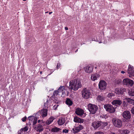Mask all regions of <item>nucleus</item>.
Here are the masks:
<instances>
[{"mask_svg": "<svg viewBox=\"0 0 134 134\" xmlns=\"http://www.w3.org/2000/svg\"><path fill=\"white\" fill-rule=\"evenodd\" d=\"M82 86L80 80L79 79H75L70 81L69 88L74 91H76Z\"/></svg>", "mask_w": 134, "mask_h": 134, "instance_id": "f257e3e1", "label": "nucleus"}, {"mask_svg": "<svg viewBox=\"0 0 134 134\" xmlns=\"http://www.w3.org/2000/svg\"><path fill=\"white\" fill-rule=\"evenodd\" d=\"M112 121L113 125L115 127L120 128L122 126V121L120 119L114 118L112 119Z\"/></svg>", "mask_w": 134, "mask_h": 134, "instance_id": "f03ea898", "label": "nucleus"}, {"mask_svg": "<svg viewBox=\"0 0 134 134\" xmlns=\"http://www.w3.org/2000/svg\"><path fill=\"white\" fill-rule=\"evenodd\" d=\"M88 107L90 113L92 114H95L98 109V107L96 105L91 103L88 104Z\"/></svg>", "mask_w": 134, "mask_h": 134, "instance_id": "7ed1b4c3", "label": "nucleus"}, {"mask_svg": "<svg viewBox=\"0 0 134 134\" xmlns=\"http://www.w3.org/2000/svg\"><path fill=\"white\" fill-rule=\"evenodd\" d=\"M83 127L79 124L76 125L71 130V132L74 133H78L83 129Z\"/></svg>", "mask_w": 134, "mask_h": 134, "instance_id": "20e7f679", "label": "nucleus"}, {"mask_svg": "<svg viewBox=\"0 0 134 134\" xmlns=\"http://www.w3.org/2000/svg\"><path fill=\"white\" fill-rule=\"evenodd\" d=\"M104 107L107 111L110 113H114L115 111V108L110 104H105L104 105Z\"/></svg>", "mask_w": 134, "mask_h": 134, "instance_id": "39448f33", "label": "nucleus"}, {"mask_svg": "<svg viewBox=\"0 0 134 134\" xmlns=\"http://www.w3.org/2000/svg\"><path fill=\"white\" fill-rule=\"evenodd\" d=\"M91 95L90 91L87 89L84 88L82 91V97L85 99L88 98Z\"/></svg>", "mask_w": 134, "mask_h": 134, "instance_id": "423d86ee", "label": "nucleus"}, {"mask_svg": "<svg viewBox=\"0 0 134 134\" xmlns=\"http://www.w3.org/2000/svg\"><path fill=\"white\" fill-rule=\"evenodd\" d=\"M122 83L124 85L129 86H132L133 84V81L129 79H124L122 81Z\"/></svg>", "mask_w": 134, "mask_h": 134, "instance_id": "0eeeda50", "label": "nucleus"}, {"mask_svg": "<svg viewBox=\"0 0 134 134\" xmlns=\"http://www.w3.org/2000/svg\"><path fill=\"white\" fill-rule=\"evenodd\" d=\"M107 85L106 82L104 81L101 80L99 84V88L101 90H105L106 88Z\"/></svg>", "mask_w": 134, "mask_h": 134, "instance_id": "6e6552de", "label": "nucleus"}, {"mask_svg": "<svg viewBox=\"0 0 134 134\" xmlns=\"http://www.w3.org/2000/svg\"><path fill=\"white\" fill-rule=\"evenodd\" d=\"M104 124V122L97 121L93 122L92 124V126L95 129H96L99 127L102 124Z\"/></svg>", "mask_w": 134, "mask_h": 134, "instance_id": "1a4fd4ad", "label": "nucleus"}, {"mask_svg": "<svg viewBox=\"0 0 134 134\" xmlns=\"http://www.w3.org/2000/svg\"><path fill=\"white\" fill-rule=\"evenodd\" d=\"M122 116L124 118L127 119H130L131 118L130 112L126 110L124 111L122 114Z\"/></svg>", "mask_w": 134, "mask_h": 134, "instance_id": "9d476101", "label": "nucleus"}, {"mask_svg": "<svg viewBox=\"0 0 134 134\" xmlns=\"http://www.w3.org/2000/svg\"><path fill=\"white\" fill-rule=\"evenodd\" d=\"M93 67L91 65H89L84 68L85 71L87 73H91L92 72L93 69Z\"/></svg>", "mask_w": 134, "mask_h": 134, "instance_id": "9b49d317", "label": "nucleus"}, {"mask_svg": "<svg viewBox=\"0 0 134 134\" xmlns=\"http://www.w3.org/2000/svg\"><path fill=\"white\" fill-rule=\"evenodd\" d=\"M47 110L46 109H43L41 111H38L37 114H41V116L44 117L46 116L47 115Z\"/></svg>", "mask_w": 134, "mask_h": 134, "instance_id": "f8f14e48", "label": "nucleus"}, {"mask_svg": "<svg viewBox=\"0 0 134 134\" xmlns=\"http://www.w3.org/2000/svg\"><path fill=\"white\" fill-rule=\"evenodd\" d=\"M28 118L30 121H30L32 122L33 125L36 124L37 120V119L36 117H35L32 116H30Z\"/></svg>", "mask_w": 134, "mask_h": 134, "instance_id": "ddd939ff", "label": "nucleus"}, {"mask_svg": "<svg viewBox=\"0 0 134 134\" xmlns=\"http://www.w3.org/2000/svg\"><path fill=\"white\" fill-rule=\"evenodd\" d=\"M125 88H116L115 90V93L117 94H122L125 92Z\"/></svg>", "mask_w": 134, "mask_h": 134, "instance_id": "4468645a", "label": "nucleus"}, {"mask_svg": "<svg viewBox=\"0 0 134 134\" xmlns=\"http://www.w3.org/2000/svg\"><path fill=\"white\" fill-rule=\"evenodd\" d=\"M75 112L77 115L80 116L83 114L84 113V111L82 109L78 108L76 109Z\"/></svg>", "mask_w": 134, "mask_h": 134, "instance_id": "2eb2a0df", "label": "nucleus"}, {"mask_svg": "<svg viewBox=\"0 0 134 134\" xmlns=\"http://www.w3.org/2000/svg\"><path fill=\"white\" fill-rule=\"evenodd\" d=\"M113 105H120L122 103L121 100L119 99H116L113 100L111 102Z\"/></svg>", "mask_w": 134, "mask_h": 134, "instance_id": "dca6fc26", "label": "nucleus"}, {"mask_svg": "<svg viewBox=\"0 0 134 134\" xmlns=\"http://www.w3.org/2000/svg\"><path fill=\"white\" fill-rule=\"evenodd\" d=\"M35 128L37 131L39 132L43 131V126L40 124L38 125Z\"/></svg>", "mask_w": 134, "mask_h": 134, "instance_id": "f3484780", "label": "nucleus"}, {"mask_svg": "<svg viewBox=\"0 0 134 134\" xmlns=\"http://www.w3.org/2000/svg\"><path fill=\"white\" fill-rule=\"evenodd\" d=\"M74 121L76 122L83 123V120L82 118H79L77 117H75L74 118Z\"/></svg>", "mask_w": 134, "mask_h": 134, "instance_id": "a211bd4d", "label": "nucleus"}, {"mask_svg": "<svg viewBox=\"0 0 134 134\" xmlns=\"http://www.w3.org/2000/svg\"><path fill=\"white\" fill-rule=\"evenodd\" d=\"M65 119L63 118H60L58 121V124L59 125H63L65 123Z\"/></svg>", "mask_w": 134, "mask_h": 134, "instance_id": "6ab92c4d", "label": "nucleus"}, {"mask_svg": "<svg viewBox=\"0 0 134 134\" xmlns=\"http://www.w3.org/2000/svg\"><path fill=\"white\" fill-rule=\"evenodd\" d=\"M128 94L130 96H134V89L131 88L128 91Z\"/></svg>", "mask_w": 134, "mask_h": 134, "instance_id": "aec40b11", "label": "nucleus"}, {"mask_svg": "<svg viewBox=\"0 0 134 134\" xmlns=\"http://www.w3.org/2000/svg\"><path fill=\"white\" fill-rule=\"evenodd\" d=\"M99 77L97 74H92L91 75V79L92 80L94 81L97 79V78Z\"/></svg>", "mask_w": 134, "mask_h": 134, "instance_id": "412c9836", "label": "nucleus"}, {"mask_svg": "<svg viewBox=\"0 0 134 134\" xmlns=\"http://www.w3.org/2000/svg\"><path fill=\"white\" fill-rule=\"evenodd\" d=\"M55 118L54 117H50L46 121V124L47 125L50 124Z\"/></svg>", "mask_w": 134, "mask_h": 134, "instance_id": "4be33fe9", "label": "nucleus"}, {"mask_svg": "<svg viewBox=\"0 0 134 134\" xmlns=\"http://www.w3.org/2000/svg\"><path fill=\"white\" fill-rule=\"evenodd\" d=\"M133 69V66H131L130 65H129V68L127 70V72L129 74H132L133 75V73L132 72Z\"/></svg>", "mask_w": 134, "mask_h": 134, "instance_id": "5701e85b", "label": "nucleus"}, {"mask_svg": "<svg viewBox=\"0 0 134 134\" xmlns=\"http://www.w3.org/2000/svg\"><path fill=\"white\" fill-rule=\"evenodd\" d=\"M105 99V97L100 95H99L97 98V100L98 102L103 101Z\"/></svg>", "mask_w": 134, "mask_h": 134, "instance_id": "b1692460", "label": "nucleus"}, {"mask_svg": "<svg viewBox=\"0 0 134 134\" xmlns=\"http://www.w3.org/2000/svg\"><path fill=\"white\" fill-rule=\"evenodd\" d=\"M120 132L121 134H128L130 132V131L127 130H120Z\"/></svg>", "mask_w": 134, "mask_h": 134, "instance_id": "393cba45", "label": "nucleus"}, {"mask_svg": "<svg viewBox=\"0 0 134 134\" xmlns=\"http://www.w3.org/2000/svg\"><path fill=\"white\" fill-rule=\"evenodd\" d=\"M66 103L68 105L70 106L72 105L73 102L69 98H67L66 101Z\"/></svg>", "mask_w": 134, "mask_h": 134, "instance_id": "a878e982", "label": "nucleus"}, {"mask_svg": "<svg viewBox=\"0 0 134 134\" xmlns=\"http://www.w3.org/2000/svg\"><path fill=\"white\" fill-rule=\"evenodd\" d=\"M60 130V129L57 127L52 128L51 130V131L52 132H57Z\"/></svg>", "mask_w": 134, "mask_h": 134, "instance_id": "bb28decb", "label": "nucleus"}, {"mask_svg": "<svg viewBox=\"0 0 134 134\" xmlns=\"http://www.w3.org/2000/svg\"><path fill=\"white\" fill-rule=\"evenodd\" d=\"M64 89V86H61L59 87L58 90L59 93H63Z\"/></svg>", "mask_w": 134, "mask_h": 134, "instance_id": "cd10ccee", "label": "nucleus"}, {"mask_svg": "<svg viewBox=\"0 0 134 134\" xmlns=\"http://www.w3.org/2000/svg\"><path fill=\"white\" fill-rule=\"evenodd\" d=\"M28 130V127L27 126H26L23 128H22L20 130V131H24L25 132L27 131Z\"/></svg>", "mask_w": 134, "mask_h": 134, "instance_id": "c85d7f7f", "label": "nucleus"}, {"mask_svg": "<svg viewBox=\"0 0 134 134\" xmlns=\"http://www.w3.org/2000/svg\"><path fill=\"white\" fill-rule=\"evenodd\" d=\"M127 100L129 102L131 103H134V100L133 99L128 98H127Z\"/></svg>", "mask_w": 134, "mask_h": 134, "instance_id": "c756f323", "label": "nucleus"}, {"mask_svg": "<svg viewBox=\"0 0 134 134\" xmlns=\"http://www.w3.org/2000/svg\"><path fill=\"white\" fill-rule=\"evenodd\" d=\"M122 81V80L121 79H119L116 80V83L117 84H120L121 83Z\"/></svg>", "mask_w": 134, "mask_h": 134, "instance_id": "7c9ffc66", "label": "nucleus"}, {"mask_svg": "<svg viewBox=\"0 0 134 134\" xmlns=\"http://www.w3.org/2000/svg\"><path fill=\"white\" fill-rule=\"evenodd\" d=\"M114 96V94L113 93H109L108 95V97L109 98H111L112 97Z\"/></svg>", "mask_w": 134, "mask_h": 134, "instance_id": "2f4dec72", "label": "nucleus"}, {"mask_svg": "<svg viewBox=\"0 0 134 134\" xmlns=\"http://www.w3.org/2000/svg\"><path fill=\"white\" fill-rule=\"evenodd\" d=\"M59 93L58 92V90H57V91H54L53 93V95L54 96H57V94H58V93Z\"/></svg>", "mask_w": 134, "mask_h": 134, "instance_id": "473e14b6", "label": "nucleus"}, {"mask_svg": "<svg viewBox=\"0 0 134 134\" xmlns=\"http://www.w3.org/2000/svg\"><path fill=\"white\" fill-rule=\"evenodd\" d=\"M131 113L132 114H134V106L132 107L131 109Z\"/></svg>", "mask_w": 134, "mask_h": 134, "instance_id": "72a5a7b5", "label": "nucleus"}, {"mask_svg": "<svg viewBox=\"0 0 134 134\" xmlns=\"http://www.w3.org/2000/svg\"><path fill=\"white\" fill-rule=\"evenodd\" d=\"M94 134H104V133L102 132L98 131L95 132Z\"/></svg>", "mask_w": 134, "mask_h": 134, "instance_id": "f704fd0d", "label": "nucleus"}, {"mask_svg": "<svg viewBox=\"0 0 134 134\" xmlns=\"http://www.w3.org/2000/svg\"><path fill=\"white\" fill-rule=\"evenodd\" d=\"M69 130L67 129H64L63 130L62 132L63 133H67L68 132Z\"/></svg>", "mask_w": 134, "mask_h": 134, "instance_id": "c9c22d12", "label": "nucleus"}, {"mask_svg": "<svg viewBox=\"0 0 134 134\" xmlns=\"http://www.w3.org/2000/svg\"><path fill=\"white\" fill-rule=\"evenodd\" d=\"M61 64L60 63H58L57 65L56 68L57 69H58L60 66Z\"/></svg>", "mask_w": 134, "mask_h": 134, "instance_id": "e433bc0d", "label": "nucleus"}, {"mask_svg": "<svg viewBox=\"0 0 134 134\" xmlns=\"http://www.w3.org/2000/svg\"><path fill=\"white\" fill-rule=\"evenodd\" d=\"M58 105H55L53 107V108L54 109L56 110L57 107L58 106Z\"/></svg>", "mask_w": 134, "mask_h": 134, "instance_id": "4c0bfd02", "label": "nucleus"}, {"mask_svg": "<svg viewBox=\"0 0 134 134\" xmlns=\"http://www.w3.org/2000/svg\"><path fill=\"white\" fill-rule=\"evenodd\" d=\"M26 116H25L24 118H23L22 119V121L23 122H25L26 120Z\"/></svg>", "mask_w": 134, "mask_h": 134, "instance_id": "58836bf2", "label": "nucleus"}, {"mask_svg": "<svg viewBox=\"0 0 134 134\" xmlns=\"http://www.w3.org/2000/svg\"><path fill=\"white\" fill-rule=\"evenodd\" d=\"M132 72L133 73V75L132 74H130V75L133 76H134V69H133V71Z\"/></svg>", "mask_w": 134, "mask_h": 134, "instance_id": "ea45409f", "label": "nucleus"}, {"mask_svg": "<svg viewBox=\"0 0 134 134\" xmlns=\"http://www.w3.org/2000/svg\"><path fill=\"white\" fill-rule=\"evenodd\" d=\"M65 29L66 30H68V28L67 27H65Z\"/></svg>", "mask_w": 134, "mask_h": 134, "instance_id": "a19ab883", "label": "nucleus"}, {"mask_svg": "<svg viewBox=\"0 0 134 134\" xmlns=\"http://www.w3.org/2000/svg\"><path fill=\"white\" fill-rule=\"evenodd\" d=\"M107 125V123H105L104 124V126H106Z\"/></svg>", "mask_w": 134, "mask_h": 134, "instance_id": "79ce46f5", "label": "nucleus"}, {"mask_svg": "<svg viewBox=\"0 0 134 134\" xmlns=\"http://www.w3.org/2000/svg\"><path fill=\"white\" fill-rule=\"evenodd\" d=\"M121 73L122 74H124L125 73V72L124 71H122L121 72Z\"/></svg>", "mask_w": 134, "mask_h": 134, "instance_id": "37998d69", "label": "nucleus"}, {"mask_svg": "<svg viewBox=\"0 0 134 134\" xmlns=\"http://www.w3.org/2000/svg\"><path fill=\"white\" fill-rule=\"evenodd\" d=\"M18 134H21V133L19 131L18 132Z\"/></svg>", "mask_w": 134, "mask_h": 134, "instance_id": "c03bdc74", "label": "nucleus"}, {"mask_svg": "<svg viewBox=\"0 0 134 134\" xmlns=\"http://www.w3.org/2000/svg\"><path fill=\"white\" fill-rule=\"evenodd\" d=\"M52 12H50L49 13V14H51L52 13Z\"/></svg>", "mask_w": 134, "mask_h": 134, "instance_id": "a18cd8bd", "label": "nucleus"}, {"mask_svg": "<svg viewBox=\"0 0 134 134\" xmlns=\"http://www.w3.org/2000/svg\"><path fill=\"white\" fill-rule=\"evenodd\" d=\"M48 102V100H47V104Z\"/></svg>", "mask_w": 134, "mask_h": 134, "instance_id": "49530a36", "label": "nucleus"}, {"mask_svg": "<svg viewBox=\"0 0 134 134\" xmlns=\"http://www.w3.org/2000/svg\"><path fill=\"white\" fill-rule=\"evenodd\" d=\"M40 73L41 74H42V72L41 71H40Z\"/></svg>", "mask_w": 134, "mask_h": 134, "instance_id": "de8ad7c7", "label": "nucleus"}, {"mask_svg": "<svg viewBox=\"0 0 134 134\" xmlns=\"http://www.w3.org/2000/svg\"><path fill=\"white\" fill-rule=\"evenodd\" d=\"M56 103H58V102H55Z\"/></svg>", "mask_w": 134, "mask_h": 134, "instance_id": "09e8293b", "label": "nucleus"}, {"mask_svg": "<svg viewBox=\"0 0 134 134\" xmlns=\"http://www.w3.org/2000/svg\"><path fill=\"white\" fill-rule=\"evenodd\" d=\"M40 121V120H38V122H39Z\"/></svg>", "mask_w": 134, "mask_h": 134, "instance_id": "8fccbe9b", "label": "nucleus"}, {"mask_svg": "<svg viewBox=\"0 0 134 134\" xmlns=\"http://www.w3.org/2000/svg\"><path fill=\"white\" fill-rule=\"evenodd\" d=\"M97 67H95V69H97Z\"/></svg>", "mask_w": 134, "mask_h": 134, "instance_id": "3c124183", "label": "nucleus"}, {"mask_svg": "<svg viewBox=\"0 0 134 134\" xmlns=\"http://www.w3.org/2000/svg\"><path fill=\"white\" fill-rule=\"evenodd\" d=\"M23 1H26V0H23Z\"/></svg>", "mask_w": 134, "mask_h": 134, "instance_id": "603ef678", "label": "nucleus"}, {"mask_svg": "<svg viewBox=\"0 0 134 134\" xmlns=\"http://www.w3.org/2000/svg\"><path fill=\"white\" fill-rule=\"evenodd\" d=\"M48 12H46V13H47Z\"/></svg>", "mask_w": 134, "mask_h": 134, "instance_id": "864d4df0", "label": "nucleus"}, {"mask_svg": "<svg viewBox=\"0 0 134 134\" xmlns=\"http://www.w3.org/2000/svg\"><path fill=\"white\" fill-rule=\"evenodd\" d=\"M77 51V50L76 51H75V52H76V51Z\"/></svg>", "mask_w": 134, "mask_h": 134, "instance_id": "5fc2aeb1", "label": "nucleus"}, {"mask_svg": "<svg viewBox=\"0 0 134 134\" xmlns=\"http://www.w3.org/2000/svg\"><path fill=\"white\" fill-rule=\"evenodd\" d=\"M46 103H45V104H46Z\"/></svg>", "mask_w": 134, "mask_h": 134, "instance_id": "6e6d98bb", "label": "nucleus"}]
</instances>
